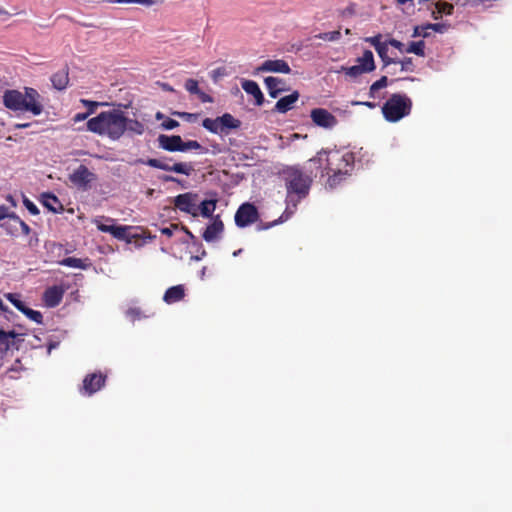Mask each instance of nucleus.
<instances>
[{"label": "nucleus", "mask_w": 512, "mask_h": 512, "mask_svg": "<svg viewBox=\"0 0 512 512\" xmlns=\"http://www.w3.org/2000/svg\"><path fill=\"white\" fill-rule=\"evenodd\" d=\"M308 162L313 163L317 168L323 167L322 176H328L326 186L334 189L351 174L355 157L352 152L341 153L338 150L326 151L322 149Z\"/></svg>", "instance_id": "nucleus-1"}, {"label": "nucleus", "mask_w": 512, "mask_h": 512, "mask_svg": "<svg viewBox=\"0 0 512 512\" xmlns=\"http://www.w3.org/2000/svg\"><path fill=\"white\" fill-rule=\"evenodd\" d=\"M286 188L287 214H294L301 200L306 198L313 183V172H304L300 166H286L280 172Z\"/></svg>", "instance_id": "nucleus-2"}, {"label": "nucleus", "mask_w": 512, "mask_h": 512, "mask_svg": "<svg viewBox=\"0 0 512 512\" xmlns=\"http://www.w3.org/2000/svg\"><path fill=\"white\" fill-rule=\"evenodd\" d=\"M124 128L125 113L121 109L102 111L86 122L87 131L112 141H117L124 135Z\"/></svg>", "instance_id": "nucleus-3"}, {"label": "nucleus", "mask_w": 512, "mask_h": 512, "mask_svg": "<svg viewBox=\"0 0 512 512\" xmlns=\"http://www.w3.org/2000/svg\"><path fill=\"white\" fill-rule=\"evenodd\" d=\"M40 98L38 91L30 87H26L24 93L18 90H7L3 95V104L12 111H29L37 116L43 111Z\"/></svg>", "instance_id": "nucleus-4"}, {"label": "nucleus", "mask_w": 512, "mask_h": 512, "mask_svg": "<svg viewBox=\"0 0 512 512\" xmlns=\"http://www.w3.org/2000/svg\"><path fill=\"white\" fill-rule=\"evenodd\" d=\"M412 100L401 93L392 94L382 106V113L388 122H398L412 110Z\"/></svg>", "instance_id": "nucleus-5"}, {"label": "nucleus", "mask_w": 512, "mask_h": 512, "mask_svg": "<svg viewBox=\"0 0 512 512\" xmlns=\"http://www.w3.org/2000/svg\"><path fill=\"white\" fill-rule=\"evenodd\" d=\"M167 160H169V159L168 158H164V159L149 158L146 161L138 160V162L146 164L153 168L161 169L164 171L175 172V173H179V174H184L186 176H189L194 171V168L191 163L178 162V163H174L173 165H170Z\"/></svg>", "instance_id": "nucleus-6"}, {"label": "nucleus", "mask_w": 512, "mask_h": 512, "mask_svg": "<svg viewBox=\"0 0 512 512\" xmlns=\"http://www.w3.org/2000/svg\"><path fill=\"white\" fill-rule=\"evenodd\" d=\"M259 219V212L257 207L250 203L245 202L239 206L237 209L234 220L235 224L239 228L247 227L253 223H256Z\"/></svg>", "instance_id": "nucleus-7"}, {"label": "nucleus", "mask_w": 512, "mask_h": 512, "mask_svg": "<svg viewBox=\"0 0 512 512\" xmlns=\"http://www.w3.org/2000/svg\"><path fill=\"white\" fill-rule=\"evenodd\" d=\"M69 180L78 189L86 191L90 188L91 182L96 180V175L85 165H80L69 175Z\"/></svg>", "instance_id": "nucleus-8"}, {"label": "nucleus", "mask_w": 512, "mask_h": 512, "mask_svg": "<svg viewBox=\"0 0 512 512\" xmlns=\"http://www.w3.org/2000/svg\"><path fill=\"white\" fill-rule=\"evenodd\" d=\"M105 382L106 376L101 372L88 374L83 379L80 391L83 395L91 396L99 391L105 385Z\"/></svg>", "instance_id": "nucleus-9"}, {"label": "nucleus", "mask_w": 512, "mask_h": 512, "mask_svg": "<svg viewBox=\"0 0 512 512\" xmlns=\"http://www.w3.org/2000/svg\"><path fill=\"white\" fill-rule=\"evenodd\" d=\"M381 39L382 35L377 34L375 36L366 37L365 42L371 44L375 48L383 62V67H387L390 64H396L398 62L397 59L388 56V41L382 42Z\"/></svg>", "instance_id": "nucleus-10"}, {"label": "nucleus", "mask_w": 512, "mask_h": 512, "mask_svg": "<svg viewBox=\"0 0 512 512\" xmlns=\"http://www.w3.org/2000/svg\"><path fill=\"white\" fill-rule=\"evenodd\" d=\"M197 194L187 192L179 194L173 200L174 206L182 212L197 216L198 209L196 207Z\"/></svg>", "instance_id": "nucleus-11"}, {"label": "nucleus", "mask_w": 512, "mask_h": 512, "mask_svg": "<svg viewBox=\"0 0 512 512\" xmlns=\"http://www.w3.org/2000/svg\"><path fill=\"white\" fill-rule=\"evenodd\" d=\"M310 117L315 125L325 129H331L338 123L337 118L324 108L313 109Z\"/></svg>", "instance_id": "nucleus-12"}, {"label": "nucleus", "mask_w": 512, "mask_h": 512, "mask_svg": "<svg viewBox=\"0 0 512 512\" xmlns=\"http://www.w3.org/2000/svg\"><path fill=\"white\" fill-rule=\"evenodd\" d=\"M256 71L259 72H275V73H284L289 74L291 72V68L285 60L276 59V60H266L259 67H257Z\"/></svg>", "instance_id": "nucleus-13"}, {"label": "nucleus", "mask_w": 512, "mask_h": 512, "mask_svg": "<svg viewBox=\"0 0 512 512\" xmlns=\"http://www.w3.org/2000/svg\"><path fill=\"white\" fill-rule=\"evenodd\" d=\"M64 293L65 289L62 286L48 287L43 294V301L47 307L54 308L61 303Z\"/></svg>", "instance_id": "nucleus-14"}, {"label": "nucleus", "mask_w": 512, "mask_h": 512, "mask_svg": "<svg viewBox=\"0 0 512 512\" xmlns=\"http://www.w3.org/2000/svg\"><path fill=\"white\" fill-rule=\"evenodd\" d=\"M223 230L224 223L220 216L216 215L212 218V223L208 225L203 232L202 237L206 242H213L220 237V235L223 233Z\"/></svg>", "instance_id": "nucleus-15"}, {"label": "nucleus", "mask_w": 512, "mask_h": 512, "mask_svg": "<svg viewBox=\"0 0 512 512\" xmlns=\"http://www.w3.org/2000/svg\"><path fill=\"white\" fill-rule=\"evenodd\" d=\"M159 147L169 152H181L182 138L179 135L161 134L158 137Z\"/></svg>", "instance_id": "nucleus-16"}, {"label": "nucleus", "mask_w": 512, "mask_h": 512, "mask_svg": "<svg viewBox=\"0 0 512 512\" xmlns=\"http://www.w3.org/2000/svg\"><path fill=\"white\" fill-rule=\"evenodd\" d=\"M94 223L97 226V229L104 233H110L113 237L119 240H125L127 235L128 227L126 226H118V225H107L102 223L100 220L96 219Z\"/></svg>", "instance_id": "nucleus-17"}, {"label": "nucleus", "mask_w": 512, "mask_h": 512, "mask_svg": "<svg viewBox=\"0 0 512 512\" xmlns=\"http://www.w3.org/2000/svg\"><path fill=\"white\" fill-rule=\"evenodd\" d=\"M264 83L266 85L270 97L272 98H277L281 92L288 90V88L286 87L285 80L278 77H266L264 79Z\"/></svg>", "instance_id": "nucleus-18"}, {"label": "nucleus", "mask_w": 512, "mask_h": 512, "mask_svg": "<svg viewBox=\"0 0 512 512\" xmlns=\"http://www.w3.org/2000/svg\"><path fill=\"white\" fill-rule=\"evenodd\" d=\"M19 336L15 331L5 332L0 330V355L3 356L11 347L19 348L16 345V338Z\"/></svg>", "instance_id": "nucleus-19"}, {"label": "nucleus", "mask_w": 512, "mask_h": 512, "mask_svg": "<svg viewBox=\"0 0 512 512\" xmlns=\"http://www.w3.org/2000/svg\"><path fill=\"white\" fill-rule=\"evenodd\" d=\"M41 203L45 208L53 213H62L64 211L63 204L50 192H46L41 195Z\"/></svg>", "instance_id": "nucleus-20"}, {"label": "nucleus", "mask_w": 512, "mask_h": 512, "mask_svg": "<svg viewBox=\"0 0 512 512\" xmlns=\"http://www.w3.org/2000/svg\"><path fill=\"white\" fill-rule=\"evenodd\" d=\"M299 92L294 91L291 94L280 98L275 104V110L279 113H286L294 107L299 99Z\"/></svg>", "instance_id": "nucleus-21"}, {"label": "nucleus", "mask_w": 512, "mask_h": 512, "mask_svg": "<svg viewBox=\"0 0 512 512\" xmlns=\"http://www.w3.org/2000/svg\"><path fill=\"white\" fill-rule=\"evenodd\" d=\"M242 89L247 93L254 97L255 103L258 106L263 105L264 103V95L259 88V85L253 80H244L241 83Z\"/></svg>", "instance_id": "nucleus-22"}, {"label": "nucleus", "mask_w": 512, "mask_h": 512, "mask_svg": "<svg viewBox=\"0 0 512 512\" xmlns=\"http://www.w3.org/2000/svg\"><path fill=\"white\" fill-rule=\"evenodd\" d=\"M185 297V288L183 285H176L168 288L163 296V301L167 304H173L181 301Z\"/></svg>", "instance_id": "nucleus-23"}, {"label": "nucleus", "mask_w": 512, "mask_h": 512, "mask_svg": "<svg viewBox=\"0 0 512 512\" xmlns=\"http://www.w3.org/2000/svg\"><path fill=\"white\" fill-rule=\"evenodd\" d=\"M364 62V65L356 64L350 67H342V71L351 78H357L362 74L372 72V64L367 59H364Z\"/></svg>", "instance_id": "nucleus-24"}, {"label": "nucleus", "mask_w": 512, "mask_h": 512, "mask_svg": "<svg viewBox=\"0 0 512 512\" xmlns=\"http://www.w3.org/2000/svg\"><path fill=\"white\" fill-rule=\"evenodd\" d=\"M52 85L57 90H64L69 83L68 69L64 68L54 73L51 77Z\"/></svg>", "instance_id": "nucleus-25"}, {"label": "nucleus", "mask_w": 512, "mask_h": 512, "mask_svg": "<svg viewBox=\"0 0 512 512\" xmlns=\"http://www.w3.org/2000/svg\"><path fill=\"white\" fill-rule=\"evenodd\" d=\"M219 121L222 124L224 133H228V130L231 129H238L241 126V121L230 113H224L222 116H219Z\"/></svg>", "instance_id": "nucleus-26"}, {"label": "nucleus", "mask_w": 512, "mask_h": 512, "mask_svg": "<svg viewBox=\"0 0 512 512\" xmlns=\"http://www.w3.org/2000/svg\"><path fill=\"white\" fill-rule=\"evenodd\" d=\"M126 131L136 135H142L145 131V127L144 124L138 121L137 119H131L125 115L124 133Z\"/></svg>", "instance_id": "nucleus-27"}, {"label": "nucleus", "mask_w": 512, "mask_h": 512, "mask_svg": "<svg viewBox=\"0 0 512 512\" xmlns=\"http://www.w3.org/2000/svg\"><path fill=\"white\" fill-rule=\"evenodd\" d=\"M202 126L206 130H208L209 132L214 133V134H222V133H224L223 132V128H222V124L219 121V117H217L215 119L205 118L202 121Z\"/></svg>", "instance_id": "nucleus-28"}, {"label": "nucleus", "mask_w": 512, "mask_h": 512, "mask_svg": "<svg viewBox=\"0 0 512 512\" xmlns=\"http://www.w3.org/2000/svg\"><path fill=\"white\" fill-rule=\"evenodd\" d=\"M407 53H414L417 56L424 57L425 56V42L423 40L417 42H411L408 47L405 49Z\"/></svg>", "instance_id": "nucleus-29"}, {"label": "nucleus", "mask_w": 512, "mask_h": 512, "mask_svg": "<svg viewBox=\"0 0 512 512\" xmlns=\"http://www.w3.org/2000/svg\"><path fill=\"white\" fill-rule=\"evenodd\" d=\"M292 215L293 214H287V210L285 209L284 212L282 213V215L278 219H276V220H274L272 222H269V223H260V224H258L257 225V230L258 231L267 230V229H269V228H271V227H273V226H275L277 224H280V223H283V222L287 221Z\"/></svg>", "instance_id": "nucleus-30"}, {"label": "nucleus", "mask_w": 512, "mask_h": 512, "mask_svg": "<svg viewBox=\"0 0 512 512\" xmlns=\"http://www.w3.org/2000/svg\"><path fill=\"white\" fill-rule=\"evenodd\" d=\"M216 200H204L200 205V213L203 217L210 218L216 208Z\"/></svg>", "instance_id": "nucleus-31"}, {"label": "nucleus", "mask_w": 512, "mask_h": 512, "mask_svg": "<svg viewBox=\"0 0 512 512\" xmlns=\"http://www.w3.org/2000/svg\"><path fill=\"white\" fill-rule=\"evenodd\" d=\"M59 264L62 266L71 267V268H79V269L86 268V264L84 263V261L80 258H75V257L64 258L63 260H61L59 262Z\"/></svg>", "instance_id": "nucleus-32"}, {"label": "nucleus", "mask_w": 512, "mask_h": 512, "mask_svg": "<svg viewBox=\"0 0 512 512\" xmlns=\"http://www.w3.org/2000/svg\"><path fill=\"white\" fill-rule=\"evenodd\" d=\"M188 150H200L202 153H206L208 151L207 148L203 147L196 140H188L186 142L182 140L181 152H185Z\"/></svg>", "instance_id": "nucleus-33"}, {"label": "nucleus", "mask_w": 512, "mask_h": 512, "mask_svg": "<svg viewBox=\"0 0 512 512\" xmlns=\"http://www.w3.org/2000/svg\"><path fill=\"white\" fill-rule=\"evenodd\" d=\"M314 37L324 41L334 42L338 41L341 38V33L339 30H335L331 32L319 33Z\"/></svg>", "instance_id": "nucleus-34"}, {"label": "nucleus", "mask_w": 512, "mask_h": 512, "mask_svg": "<svg viewBox=\"0 0 512 512\" xmlns=\"http://www.w3.org/2000/svg\"><path fill=\"white\" fill-rule=\"evenodd\" d=\"M80 102L87 108V114L90 116L97 110L98 107L108 105L104 102H97L88 99H81Z\"/></svg>", "instance_id": "nucleus-35"}, {"label": "nucleus", "mask_w": 512, "mask_h": 512, "mask_svg": "<svg viewBox=\"0 0 512 512\" xmlns=\"http://www.w3.org/2000/svg\"><path fill=\"white\" fill-rule=\"evenodd\" d=\"M388 84V78L387 76H382L379 80L375 81L371 86H370V89H369V94L370 96L373 98L375 96V93L382 89V88H385Z\"/></svg>", "instance_id": "nucleus-36"}, {"label": "nucleus", "mask_w": 512, "mask_h": 512, "mask_svg": "<svg viewBox=\"0 0 512 512\" xmlns=\"http://www.w3.org/2000/svg\"><path fill=\"white\" fill-rule=\"evenodd\" d=\"M22 313L38 324H41L43 322V315L41 314V312L37 310H33L26 306Z\"/></svg>", "instance_id": "nucleus-37"}, {"label": "nucleus", "mask_w": 512, "mask_h": 512, "mask_svg": "<svg viewBox=\"0 0 512 512\" xmlns=\"http://www.w3.org/2000/svg\"><path fill=\"white\" fill-rule=\"evenodd\" d=\"M10 220H12L15 224L20 226L23 235L28 236L30 234L31 228L18 215H16L15 213L13 215H10Z\"/></svg>", "instance_id": "nucleus-38"}, {"label": "nucleus", "mask_w": 512, "mask_h": 512, "mask_svg": "<svg viewBox=\"0 0 512 512\" xmlns=\"http://www.w3.org/2000/svg\"><path fill=\"white\" fill-rule=\"evenodd\" d=\"M364 59H367L372 64V71H374L376 68V65H375V61H374V55L371 50H365L363 52V55L356 59V63L359 65H364L365 64Z\"/></svg>", "instance_id": "nucleus-39"}, {"label": "nucleus", "mask_w": 512, "mask_h": 512, "mask_svg": "<svg viewBox=\"0 0 512 512\" xmlns=\"http://www.w3.org/2000/svg\"><path fill=\"white\" fill-rule=\"evenodd\" d=\"M108 3H119V4H141L144 6H152L154 0H106Z\"/></svg>", "instance_id": "nucleus-40"}, {"label": "nucleus", "mask_w": 512, "mask_h": 512, "mask_svg": "<svg viewBox=\"0 0 512 512\" xmlns=\"http://www.w3.org/2000/svg\"><path fill=\"white\" fill-rule=\"evenodd\" d=\"M7 299L16 307L19 311L23 312L26 308V305L23 301L19 299V297L16 294H8Z\"/></svg>", "instance_id": "nucleus-41"}, {"label": "nucleus", "mask_w": 512, "mask_h": 512, "mask_svg": "<svg viewBox=\"0 0 512 512\" xmlns=\"http://www.w3.org/2000/svg\"><path fill=\"white\" fill-rule=\"evenodd\" d=\"M22 370V365H21V361L20 359H17L15 361V364L10 367L7 371H6V375L9 377V378H12V379H15L17 378V375L20 371Z\"/></svg>", "instance_id": "nucleus-42"}, {"label": "nucleus", "mask_w": 512, "mask_h": 512, "mask_svg": "<svg viewBox=\"0 0 512 512\" xmlns=\"http://www.w3.org/2000/svg\"><path fill=\"white\" fill-rule=\"evenodd\" d=\"M397 63L396 64H400L401 65V71H410L412 72L414 70V63H413V59L410 58V57H406L402 60H399L397 59Z\"/></svg>", "instance_id": "nucleus-43"}, {"label": "nucleus", "mask_w": 512, "mask_h": 512, "mask_svg": "<svg viewBox=\"0 0 512 512\" xmlns=\"http://www.w3.org/2000/svg\"><path fill=\"white\" fill-rule=\"evenodd\" d=\"M185 89L191 94H197L199 92L198 82L194 79H188L185 82Z\"/></svg>", "instance_id": "nucleus-44"}, {"label": "nucleus", "mask_w": 512, "mask_h": 512, "mask_svg": "<svg viewBox=\"0 0 512 512\" xmlns=\"http://www.w3.org/2000/svg\"><path fill=\"white\" fill-rule=\"evenodd\" d=\"M141 315H142V312H141L140 308H137V307H131L126 311V316L129 317L132 321L140 319Z\"/></svg>", "instance_id": "nucleus-45"}, {"label": "nucleus", "mask_w": 512, "mask_h": 512, "mask_svg": "<svg viewBox=\"0 0 512 512\" xmlns=\"http://www.w3.org/2000/svg\"><path fill=\"white\" fill-rule=\"evenodd\" d=\"M173 114L188 121V122H194L198 118V114L188 113V112H174Z\"/></svg>", "instance_id": "nucleus-46"}, {"label": "nucleus", "mask_w": 512, "mask_h": 512, "mask_svg": "<svg viewBox=\"0 0 512 512\" xmlns=\"http://www.w3.org/2000/svg\"><path fill=\"white\" fill-rule=\"evenodd\" d=\"M438 10L440 13L451 15L453 13L454 7L450 3L443 2L439 4Z\"/></svg>", "instance_id": "nucleus-47"}, {"label": "nucleus", "mask_w": 512, "mask_h": 512, "mask_svg": "<svg viewBox=\"0 0 512 512\" xmlns=\"http://www.w3.org/2000/svg\"><path fill=\"white\" fill-rule=\"evenodd\" d=\"M23 204L32 215L39 214V209L37 208V206L28 198H24Z\"/></svg>", "instance_id": "nucleus-48"}, {"label": "nucleus", "mask_w": 512, "mask_h": 512, "mask_svg": "<svg viewBox=\"0 0 512 512\" xmlns=\"http://www.w3.org/2000/svg\"><path fill=\"white\" fill-rule=\"evenodd\" d=\"M161 126L165 130H172L179 126V122L172 118H167L162 122Z\"/></svg>", "instance_id": "nucleus-49"}, {"label": "nucleus", "mask_w": 512, "mask_h": 512, "mask_svg": "<svg viewBox=\"0 0 512 512\" xmlns=\"http://www.w3.org/2000/svg\"><path fill=\"white\" fill-rule=\"evenodd\" d=\"M388 44L394 48H396L397 50H399L401 53L405 52V45L397 40V39H394V38H391L388 40Z\"/></svg>", "instance_id": "nucleus-50"}, {"label": "nucleus", "mask_w": 512, "mask_h": 512, "mask_svg": "<svg viewBox=\"0 0 512 512\" xmlns=\"http://www.w3.org/2000/svg\"><path fill=\"white\" fill-rule=\"evenodd\" d=\"M422 29H432L435 32L442 33L444 32L445 25L441 23L427 24L426 26H422Z\"/></svg>", "instance_id": "nucleus-51"}, {"label": "nucleus", "mask_w": 512, "mask_h": 512, "mask_svg": "<svg viewBox=\"0 0 512 512\" xmlns=\"http://www.w3.org/2000/svg\"><path fill=\"white\" fill-rule=\"evenodd\" d=\"M178 229V224H171L170 227H164L160 230L161 234L167 236L168 238L173 236V231Z\"/></svg>", "instance_id": "nucleus-52"}, {"label": "nucleus", "mask_w": 512, "mask_h": 512, "mask_svg": "<svg viewBox=\"0 0 512 512\" xmlns=\"http://www.w3.org/2000/svg\"><path fill=\"white\" fill-rule=\"evenodd\" d=\"M430 34L428 32V29H422V26H416L413 32V37L422 36L424 38L428 37Z\"/></svg>", "instance_id": "nucleus-53"}, {"label": "nucleus", "mask_w": 512, "mask_h": 512, "mask_svg": "<svg viewBox=\"0 0 512 512\" xmlns=\"http://www.w3.org/2000/svg\"><path fill=\"white\" fill-rule=\"evenodd\" d=\"M196 95L198 96V98L203 103H211V102H213V98L209 94H207V93H205V92H203L201 90H199V92Z\"/></svg>", "instance_id": "nucleus-54"}, {"label": "nucleus", "mask_w": 512, "mask_h": 512, "mask_svg": "<svg viewBox=\"0 0 512 512\" xmlns=\"http://www.w3.org/2000/svg\"><path fill=\"white\" fill-rule=\"evenodd\" d=\"M13 214H14V212H9L8 207H6L5 205L0 206V220H3L5 218L10 219V215H13Z\"/></svg>", "instance_id": "nucleus-55"}, {"label": "nucleus", "mask_w": 512, "mask_h": 512, "mask_svg": "<svg viewBox=\"0 0 512 512\" xmlns=\"http://www.w3.org/2000/svg\"><path fill=\"white\" fill-rule=\"evenodd\" d=\"M2 227H4L5 230L7 231V233L10 235H14L15 232L17 231L16 225H12L10 223H5L2 225Z\"/></svg>", "instance_id": "nucleus-56"}, {"label": "nucleus", "mask_w": 512, "mask_h": 512, "mask_svg": "<svg viewBox=\"0 0 512 512\" xmlns=\"http://www.w3.org/2000/svg\"><path fill=\"white\" fill-rule=\"evenodd\" d=\"M88 117H89V115L87 114V112L77 113L74 115L73 121H74V123H77V122L86 120Z\"/></svg>", "instance_id": "nucleus-57"}, {"label": "nucleus", "mask_w": 512, "mask_h": 512, "mask_svg": "<svg viewBox=\"0 0 512 512\" xmlns=\"http://www.w3.org/2000/svg\"><path fill=\"white\" fill-rule=\"evenodd\" d=\"M161 179L164 182H177V183H180V180H178L177 178H175L173 176H170V175H164V176L161 177Z\"/></svg>", "instance_id": "nucleus-58"}, {"label": "nucleus", "mask_w": 512, "mask_h": 512, "mask_svg": "<svg viewBox=\"0 0 512 512\" xmlns=\"http://www.w3.org/2000/svg\"><path fill=\"white\" fill-rule=\"evenodd\" d=\"M30 126V123H18V124H15V128L16 129H25V128H28Z\"/></svg>", "instance_id": "nucleus-59"}, {"label": "nucleus", "mask_w": 512, "mask_h": 512, "mask_svg": "<svg viewBox=\"0 0 512 512\" xmlns=\"http://www.w3.org/2000/svg\"><path fill=\"white\" fill-rule=\"evenodd\" d=\"M181 229H182V230H183V231H184V232H185V233H186V234H187L191 239H193V238H194V235L191 233V231H190L187 227L182 226V228H181Z\"/></svg>", "instance_id": "nucleus-60"}, {"label": "nucleus", "mask_w": 512, "mask_h": 512, "mask_svg": "<svg viewBox=\"0 0 512 512\" xmlns=\"http://www.w3.org/2000/svg\"><path fill=\"white\" fill-rule=\"evenodd\" d=\"M363 104H364L365 106H367V107H370V108H374V107H375V104H374V103H372V102H364Z\"/></svg>", "instance_id": "nucleus-61"}, {"label": "nucleus", "mask_w": 512, "mask_h": 512, "mask_svg": "<svg viewBox=\"0 0 512 512\" xmlns=\"http://www.w3.org/2000/svg\"><path fill=\"white\" fill-rule=\"evenodd\" d=\"M3 364H4L3 356L0 355V368H2Z\"/></svg>", "instance_id": "nucleus-62"}, {"label": "nucleus", "mask_w": 512, "mask_h": 512, "mask_svg": "<svg viewBox=\"0 0 512 512\" xmlns=\"http://www.w3.org/2000/svg\"><path fill=\"white\" fill-rule=\"evenodd\" d=\"M162 117H163L162 113L158 112V113H157V115H156V118H157V119H160V118H162Z\"/></svg>", "instance_id": "nucleus-63"}, {"label": "nucleus", "mask_w": 512, "mask_h": 512, "mask_svg": "<svg viewBox=\"0 0 512 512\" xmlns=\"http://www.w3.org/2000/svg\"><path fill=\"white\" fill-rule=\"evenodd\" d=\"M240 252H241V250H239V251H237V252H234V253H233V255H234V256H237V255H239V253H240Z\"/></svg>", "instance_id": "nucleus-64"}]
</instances>
